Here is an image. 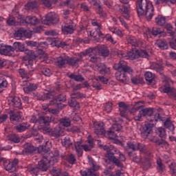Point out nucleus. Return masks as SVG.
Masks as SVG:
<instances>
[{"label": "nucleus", "instance_id": "nucleus-22", "mask_svg": "<svg viewBox=\"0 0 176 176\" xmlns=\"http://www.w3.org/2000/svg\"><path fill=\"white\" fill-rule=\"evenodd\" d=\"M31 125L28 122H23L16 126L15 129L18 133H23V131H25V130H28Z\"/></svg>", "mask_w": 176, "mask_h": 176}, {"label": "nucleus", "instance_id": "nucleus-41", "mask_svg": "<svg viewBox=\"0 0 176 176\" xmlns=\"http://www.w3.org/2000/svg\"><path fill=\"white\" fill-rule=\"evenodd\" d=\"M157 46H158L160 49H162V50H166V49H168V45H167V43L166 42V41H163V40L157 41Z\"/></svg>", "mask_w": 176, "mask_h": 176}, {"label": "nucleus", "instance_id": "nucleus-43", "mask_svg": "<svg viewBox=\"0 0 176 176\" xmlns=\"http://www.w3.org/2000/svg\"><path fill=\"white\" fill-rule=\"evenodd\" d=\"M98 50H99V53L102 54V56L104 57H107V56H109V50H108V48H107V47L104 45L100 46L98 48Z\"/></svg>", "mask_w": 176, "mask_h": 176}, {"label": "nucleus", "instance_id": "nucleus-26", "mask_svg": "<svg viewBox=\"0 0 176 176\" xmlns=\"http://www.w3.org/2000/svg\"><path fill=\"white\" fill-rule=\"evenodd\" d=\"M118 107L120 112L121 116H124L126 113V111L129 109V105L127 104L124 103V102H120L118 103Z\"/></svg>", "mask_w": 176, "mask_h": 176}, {"label": "nucleus", "instance_id": "nucleus-23", "mask_svg": "<svg viewBox=\"0 0 176 176\" xmlns=\"http://www.w3.org/2000/svg\"><path fill=\"white\" fill-rule=\"evenodd\" d=\"M97 67H98V71L101 75H105V74H109L110 72L109 67H107L103 63L98 64Z\"/></svg>", "mask_w": 176, "mask_h": 176}, {"label": "nucleus", "instance_id": "nucleus-12", "mask_svg": "<svg viewBox=\"0 0 176 176\" xmlns=\"http://www.w3.org/2000/svg\"><path fill=\"white\" fill-rule=\"evenodd\" d=\"M21 86H27L23 87V91L26 94L31 93V91H34V90L38 89V85L30 83L27 80L22 81Z\"/></svg>", "mask_w": 176, "mask_h": 176}, {"label": "nucleus", "instance_id": "nucleus-50", "mask_svg": "<svg viewBox=\"0 0 176 176\" xmlns=\"http://www.w3.org/2000/svg\"><path fill=\"white\" fill-rule=\"evenodd\" d=\"M107 135L109 140H116V138H118V135L116 133V131L111 129L107 131Z\"/></svg>", "mask_w": 176, "mask_h": 176}, {"label": "nucleus", "instance_id": "nucleus-2", "mask_svg": "<svg viewBox=\"0 0 176 176\" xmlns=\"http://www.w3.org/2000/svg\"><path fill=\"white\" fill-rule=\"evenodd\" d=\"M157 120L163 121V117L160 116V113H157L154 116V119L148 118L145 122L144 126H143L141 135L144 138H148L150 134L153 133V129L155 127Z\"/></svg>", "mask_w": 176, "mask_h": 176}, {"label": "nucleus", "instance_id": "nucleus-61", "mask_svg": "<svg viewBox=\"0 0 176 176\" xmlns=\"http://www.w3.org/2000/svg\"><path fill=\"white\" fill-rule=\"evenodd\" d=\"M19 74L22 79H28L30 78L24 69H20L19 70Z\"/></svg>", "mask_w": 176, "mask_h": 176}, {"label": "nucleus", "instance_id": "nucleus-42", "mask_svg": "<svg viewBox=\"0 0 176 176\" xmlns=\"http://www.w3.org/2000/svg\"><path fill=\"white\" fill-rule=\"evenodd\" d=\"M60 123L63 127H69V126H71V119L65 117L60 120Z\"/></svg>", "mask_w": 176, "mask_h": 176}, {"label": "nucleus", "instance_id": "nucleus-3", "mask_svg": "<svg viewBox=\"0 0 176 176\" xmlns=\"http://www.w3.org/2000/svg\"><path fill=\"white\" fill-rule=\"evenodd\" d=\"M171 85H173V80L168 78L165 81L164 85L160 87L159 90L161 93H166L170 98H175L176 89L171 86Z\"/></svg>", "mask_w": 176, "mask_h": 176}, {"label": "nucleus", "instance_id": "nucleus-10", "mask_svg": "<svg viewBox=\"0 0 176 176\" xmlns=\"http://www.w3.org/2000/svg\"><path fill=\"white\" fill-rule=\"evenodd\" d=\"M8 113L10 115V120L13 124H17L23 117V113L21 111L14 112L13 110H11Z\"/></svg>", "mask_w": 176, "mask_h": 176}, {"label": "nucleus", "instance_id": "nucleus-21", "mask_svg": "<svg viewBox=\"0 0 176 176\" xmlns=\"http://www.w3.org/2000/svg\"><path fill=\"white\" fill-rule=\"evenodd\" d=\"M144 78L148 85H152L155 83V79H156V75L151 72H146L144 74Z\"/></svg>", "mask_w": 176, "mask_h": 176}, {"label": "nucleus", "instance_id": "nucleus-60", "mask_svg": "<svg viewBox=\"0 0 176 176\" xmlns=\"http://www.w3.org/2000/svg\"><path fill=\"white\" fill-rule=\"evenodd\" d=\"M67 162H69L70 164H75L76 163V157H75V155L69 154L67 157Z\"/></svg>", "mask_w": 176, "mask_h": 176}, {"label": "nucleus", "instance_id": "nucleus-63", "mask_svg": "<svg viewBox=\"0 0 176 176\" xmlns=\"http://www.w3.org/2000/svg\"><path fill=\"white\" fill-rule=\"evenodd\" d=\"M41 72L45 76H50L52 75V71L47 67H43Z\"/></svg>", "mask_w": 176, "mask_h": 176}, {"label": "nucleus", "instance_id": "nucleus-15", "mask_svg": "<svg viewBox=\"0 0 176 176\" xmlns=\"http://www.w3.org/2000/svg\"><path fill=\"white\" fill-rule=\"evenodd\" d=\"M22 24H31V25H36L39 24V19L36 16H28L22 20Z\"/></svg>", "mask_w": 176, "mask_h": 176}, {"label": "nucleus", "instance_id": "nucleus-55", "mask_svg": "<svg viewBox=\"0 0 176 176\" xmlns=\"http://www.w3.org/2000/svg\"><path fill=\"white\" fill-rule=\"evenodd\" d=\"M122 129V126L120 124H114L110 128V130L119 133V131H120Z\"/></svg>", "mask_w": 176, "mask_h": 176}, {"label": "nucleus", "instance_id": "nucleus-11", "mask_svg": "<svg viewBox=\"0 0 176 176\" xmlns=\"http://www.w3.org/2000/svg\"><path fill=\"white\" fill-rule=\"evenodd\" d=\"M59 19L58 15L56 14L55 12H49L45 16V21L44 22V24H57L58 23Z\"/></svg>", "mask_w": 176, "mask_h": 176}, {"label": "nucleus", "instance_id": "nucleus-35", "mask_svg": "<svg viewBox=\"0 0 176 176\" xmlns=\"http://www.w3.org/2000/svg\"><path fill=\"white\" fill-rule=\"evenodd\" d=\"M155 23L157 24V25H160L161 27H163V25H166V18L163 16L162 15H158L155 18Z\"/></svg>", "mask_w": 176, "mask_h": 176}, {"label": "nucleus", "instance_id": "nucleus-40", "mask_svg": "<svg viewBox=\"0 0 176 176\" xmlns=\"http://www.w3.org/2000/svg\"><path fill=\"white\" fill-rule=\"evenodd\" d=\"M28 171H30V173L31 174H34V175H38V174H39L41 173V171H42V170L41 169V168L38 166H29L28 167Z\"/></svg>", "mask_w": 176, "mask_h": 176}, {"label": "nucleus", "instance_id": "nucleus-57", "mask_svg": "<svg viewBox=\"0 0 176 176\" xmlns=\"http://www.w3.org/2000/svg\"><path fill=\"white\" fill-rule=\"evenodd\" d=\"M96 13L100 16V17H105L107 14L104 12V10L102 9V6L100 5L98 6V9L96 10Z\"/></svg>", "mask_w": 176, "mask_h": 176}, {"label": "nucleus", "instance_id": "nucleus-64", "mask_svg": "<svg viewBox=\"0 0 176 176\" xmlns=\"http://www.w3.org/2000/svg\"><path fill=\"white\" fill-rule=\"evenodd\" d=\"M47 42L45 41V42H41L40 43H38V46L37 48L38 49H41L42 50H46V49H47Z\"/></svg>", "mask_w": 176, "mask_h": 176}, {"label": "nucleus", "instance_id": "nucleus-8", "mask_svg": "<svg viewBox=\"0 0 176 176\" xmlns=\"http://www.w3.org/2000/svg\"><path fill=\"white\" fill-rule=\"evenodd\" d=\"M75 28H76V24H75L72 20L67 21L65 23V25L62 26V32H63L65 35H68V34H74Z\"/></svg>", "mask_w": 176, "mask_h": 176}, {"label": "nucleus", "instance_id": "nucleus-51", "mask_svg": "<svg viewBox=\"0 0 176 176\" xmlns=\"http://www.w3.org/2000/svg\"><path fill=\"white\" fill-rule=\"evenodd\" d=\"M69 78H70V79L76 80V82H83L85 80V78H83V77L80 75L71 74Z\"/></svg>", "mask_w": 176, "mask_h": 176}, {"label": "nucleus", "instance_id": "nucleus-29", "mask_svg": "<svg viewBox=\"0 0 176 176\" xmlns=\"http://www.w3.org/2000/svg\"><path fill=\"white\" fill-rule=\"evenodd\" d=\"M10 52H13L12 46L5 45V46H1L0 47V54H3L4 56H6V55L9 54Z\"/></svg>", "mask_w": 176, "mask_h": 176}, {"label": "nucleus", "instance_id": "nucleus-24", "mask_svg": "<svg viewBox=\"0 0 176 176\" xmlns=\"http://www.w3.org/2000/svg\"><path fill=\"white\" fill-rule=\"evenodd\" d=\"M82 58H83V57H80V58L67 57V64H69V65H72V67H78L79 63L82 61Z\"/></svg>", "mask_w": 176, "mask_h": 176}, {"label": "nucleus", "instance_id": "nucleus-59", "mask_svg": "<svg viewBox=\"0 0 176 176\" xmlns=\"http://www.w3.org/2000/svg\"><path fill=\"white\" fill-rule=\"evenodd\" d=\"M139 57H142L143 58H148L149 57V54L145 50H138Z\"/></svg>", "mask_w": 176, "mask_h": 176}, {"label": "nucleus", "instance_id": "nucleus-6", "mask_svg": "<svg viewBox=\"0 0 176 176\" xmlns=\"http://www.w3.org/2000/svg\"><path fill=\"white\" fill-rule=\"evenodd\" d=\"M51 122H54V117L38 116V118H36V116H33L30 119V123H39V124L45 126L49 124Z\"/></svg>", "mask_w": 176, "mask_h": 176}, {"label": "nucleus", "instance_id": "nucleus-4", "mask_svg": "<svg viewBox=\"0 0 176 176\" xmlns=\"http://www.w3.org/2000/svg\"><path fill=\"white\" fill-rule=\"evenodd\" d=\"M79 57H86L88 56V60L90 63H98L100 58L96 52L94 48H89L85 51L78 54Z\"/></svg>", "mask_w": 176, "mask_h": 176}, {"label": "nucleus", "instance_id": "nucleus-34", "mask_svg": "<svg viewBox=\"0 0 176 176\" xmlns=\"http://www.w3.org/2000/svg\"><path fill=\"white\" fill-rule=\"evenodd\" d=\"M103 151H105L106 153H104V157H107L108 160L110 162H112L113 159L116 158L115 153L112 152L111 149H103Z\"/></svg>", "mask_w": 176, "mask_h": 176}, {"label": "nucleus", "instance_id": "nucleus-16", "mask_svg": "<svg viewBox=\"0 0 176 176\" xmlns=\"http://www.w3.org/2000/svg\"><path fill=\"white\" fill-rule=\"evenodd\" d=\"M151 69L156 71L160 75H164V67L162 63H153L150 65Z\"/></svg>", "mask_w": 176, "mask_h": 176}, {"label": "nucleus", "instance_id": "nucleus-7", "mask_svg": "<svg viewBox=\"0 0 176 176\" xmlns=\"http://www.w3.org/2000/svg\"><path fill=\"white\" fill-rule=\"evenodd\" d=\"M53 157V153H50L49 155L44 156L43 159L38 162V167H40L41 171H47V169L50 167V162H52Z\"/></svg>", "mask_w": 176, "mask_h": 176}, {"label": "nucleus", "instance_id": "nucleus-44", "mask_svg": "<svg viewBox=\"0 0 176 176\" xmlns=\"http://www.w3.org/2000/svg\"><path fill=\"white\" fill-rule=\"evenodd\" d=\"M165 28L168 32V34L170 35V36H174L175 35V32H174V28L171 23H166L165 25Z\"/></svg>", "mask_w": 176, "mask_h": 176}, {"label": "nucleus", "instance_id": "nucleus-53", "mask_svg": "<svg viewBox=\"0 0 176 176\" xmlns=\"http://www.w3.org/2000/svg\"><path fill=\"white\" fill-rule=\"evenodd\" d=\"M169 168L171 176H176V164L175 162H171L169 164Z\"/></svg>", "mask_w": 176, "mask_h": 176}, {"label": "nucleus", "instance_id": "nucleus-32", "mask_svg": "<svg viewBox=\"0 0 176 176\" xmlns=\"http://www.w3.org/2000/svg\"><path fill=\"white\" fill-rule=\"evenodd\" d=\"M74 146L77 153H78V157H82V155H83V145H82V143L80 142H76L74 143Z\"/></svg>", "mask_w": 176, "mask_h": 176}, {"label": "nucleus", "instance_id": "nucleus-28", "mask_svg": "<svg viewBox=\"0 0 176 176\" xmlns=\"http://www.w3.org/2000/svg\"><path fill=\"white\" fill-rule=\"evenodd\" d=\"M127 56L129 57V60H135V58H140L138 50L133 49L131 51L127 53Z\"/></svg>", "mask_w": 176, "mask_h": 176}, {"label": "nucleus", "instance_id": "nucleus-46", "mask_svg": "<svg viewBox=\"0 0 176 176\" xmlns=\"http://www.w3.org/2000/svg\"><path fill=\"white\" fill-rule=\"evenodd\" d=\"M102 149H109L114 152L116 155H120V151L118 148L114 147L113 145H105L102 146Z\"/></svg>", "mask_w": 176, "mask_h": 176}, {"label": "nucleus", "instance_id": "nucleus-38", "mask_svg": "<svg viewBox=\"0 0 176 176\" xmlns=\"http://www.w3.org/2000/svg\"><path fill=\"white\" fill-rule=\"evenodd\" d=\"M126 41L128 43H130L132 46H134V47H138V42H137V39L134 36H126Z\"/></svg>", "mask_w": 176, "mask_h": 176}, {"label": "nucleus", "instance_id": "nucleus-1", "mask_svg": "<svg viewBox=\"0 0 176 176\" xmlns=\"http://www.w3.org/2000/svg\"><path fill=\"white\" fill-rule=\"evenodd\" d=\"M136 9L139 17L146 16L147 20H152V17L155 14L153 5H152V3L148 2L147 0H138Z\"/></svg>", "mask_w": 176, "mask_h": 176}, {"label": "nucleus", "instance_id": "nucleus-14", "mask_svg": "<svg viewBox=\"0 0 176 176\" xmlns=\"http://www.w3.org/2000/svg\"><path fill=\"white\" fill-rule=\"evenodd\" d=\"M50 135H52V137H56V138H58V137L64 135V129L61 128V126L58 124L54 129L51 130Z\"/></svg>", "mask_w": 176, "mask_h": 176}, {"label": "nucleus", "instance_id": "nucleus-13", "mask_svg": "<svg viewBox=\"0 0 176 176\" xmlns=\"http://www.w3.org/2000/svg\"><path fill=\"white\" fill-rule=\"evenodd\" d=\"M9 102L10 105L14 107V108H18L19 109H23V106L21 103V100L17 96L10 97L9 99Z\"/></svg>", "mask_w": 176, "mask_h": 176}, {"label": "nucleus", "instance_id": "nucleus-45", "mask_svg": "<svg viewBox=\"0 0 176 176\" xmlns=\"http://www.w3.org/2000/svg\"><path fill=\"white\" fill-rule=\"evenodd\" d=\"M62 145H63V146H65V148H69V146H72V141L71 140V138H69V137L65 138L62 140Z\"/></svg>", "mask_w": 176, "mask_h": 176}, {"label": "nucleus", "instance_id": "nucleus-52", "mask_svg": "<svg viewBox=\"0 0 176 176\" xmlns=\"http://www.w3.org/2000/svg\"><path fill=\"white\" fill-rule=\"evenodd\" d=\"M9 141H12V142H15L16 144L20 142V139L19 136L15 134H11L8 136Z\"/></svg>", "mask_w": 176, "mask_h": 176}, {"label": "nucleus", "instance_id": "nucleus-49", "mask_svg": "<svg viewBox=\"0 0 176 176\" xmlns=\"http://www.w3.org/2000/svg\"><path fill=\"white\" fill-rule=\"evenodd\" d=\"M164 127L166 129H168L170 131H174V129H175L174 127V124H173V122L170 121V120H167L166 121L164 122Z\"/></svg>", "mask_w": 176, "mask_h": 176}, {"label": "nucleus", "instance_id": "nucleus-62", "mask_svg": "<svg viewBox=\"0 0 176 176\" xmlns=\"http://www.w3.org/2000/svg\"><path fill=\"white\" fill-rule=\"evenodd\" d=\"M136 151H140L141 153H145V145L143 144H136Z\"/></svg>", "mask_w": 176, "mask_h": 176}, {"label": "nucleus", "instance_id": "nucleus-20", "mask_svg": "<svg viewBox=\"0 0 176 176\" xmlns=\"http://www.w3.org/2000/svg\"><path fill=\"white\" fill-rule=\"evenodd\" d=\"M36 151V147L32 146V144L25 145L24 149L21 151L22 155H31Z\"/></svg>", "mask_w": 176, "mask_h": 176}, {"label": "nucleus", "instance_id": "nucleus-36", "mask_svg": "<svg viewBox=\"0 0 176 176\" xmlns=\"http://www.w3.org/2000/svg\"><path fill=\"white\" fill-rule=\"evenodd\" d=\"M25 7L28 10H34V9L38 8V3L35 1H28Z\"/></svg>", "mask_w": 176, "mask_h": 176}, {"label": "nucleus", "instance_id": "nucleus-30", "mask_svg": "<svg viewBox=\"0 0 176 176\" xmlns=\"http://www.w3.org/2000/svg\"><path fill=\"white\" fill-rule=\"evenodd\" d=\"M129 8H130L129 5L124 6L122 8H119L118 12H120V13H122V14H123L125 19H129V17H130V15L129 14Z\"/></svg>", "mask_w": 176, "mask_h": 176}, {"label": "nucleus", "instance_id": "nucleus-37", "mask_svg": "<svg viewBox=\"0 0 176 176\" xmlns=\"http://www.w3.org/2000/svg\"><path fill=\"white\" fill-rule=\"evenodd\" d=\"M155 133L157 135L160 137V138L166 139V138L167 137V134L166 133V129H164V128H157L155 130Z\"/></svg>", "mask_w": 176, "mask_h": 176}, {"label": "nucleus", "instance_id": "nucleus-19", "mask_svg": "<svg viewBox=\"0 0 176 176\" xmlns=\"http://www.w3.org/2000/svg\"><path fill=\"white\" fill-rule=\"evenodd\" d=\"M135 111H140L142 113V116H148L149 118L153 115V110L151 108L142 109V106L135 107Z\"/></svg>", "mask_w": 176, "mask_h": 176}, {"label": "nucleus", "instance_id": "nucleus-48", "mask_svg": "<svg viewBox=\"0 0 176 176\" xmlns=\"http://www.w3.org/2000/svg\"><path fill=\"white\" fill-rule=\"evenodd\" d=\"M131 80L133 85H139L144 82V79L138 76L131 77Z\"/></svg>", "mask_w": 176, "mask_h": 176}, {"label": "nucleus", "instance_id": "nucleus-47", "mask_svg": "<svg viewBox=\"0 0 176 176\" xmlns=\"http://www.w3.org/2000/svg\"><path fill=\"white\" fill-rule=\"evenodd\" d=\"M8 85V80L4 77H0V89H6ZM2 90H0V93H2Z\"/></svg>", "mask_w": 176, "mask_h": 176}, {"label": "nucleus", "instance_id": "nucleus-31", "mask_svg": "<svg viewBox=\"0 0 176 176\" xmlns=\"http://www.w3.org/2000/svg\"><path fill=\"white\" fill-rule=\"evenodd\" d=\"M157 170L158 173H164V171H166V166L163 164L162 158L160 157L157 159Z\"/></svg>", "mask_w": 176, "mask_h": 176}, {"label": "nucleus", "instance_id": "nucleus-54", "mask_svg": "<svg viewBox=\"0 0 176 176\" xmlns=\"http://www.w3.org/2000/svg\"><path fill=\"white\" fill-rule=\"evenodd\" d=\"M117 80L124 82L127 80V76L123 72H120L119 76H117Z\"/></svg>", "mask_w": 176, "mask_h": 176}, {"label": "nucleus", "instance_id": "nucleus-17", "mask_svg": "<svg viewBox=\"0 0 176 176\" xmlns=\"http://www.w3.org/2000/svg\"><path fill=\"white\" fill-rule=\"evenodd\" d=\"M66 64H68V57L64 58L63 56H58L55 58V65L58 67V68L65 67Z\"/></svg>", "mask_w": 176, "mask_h": 176}, {"label": "nucleus", "instance_id": "nucleus-33", "mask_svg": "<svg viewBox=\"0 0 176 176\" xmlns=\"http://www.w3.org/2000/svg\"><path fill=\"white\" fill-rule=\"evenodd\" d=\"M80 174L82 176H99L97 173H95L91 168H87L85 170H81Z\"/></svg>", "mask_w": 176, "mask_h": 176}, {"label": "nucleus", "instance_id": "nucleus-18", "mask_svg": "<svg viewBox=\"0 0 176 176\" xmlns=\"http://www.w3.org/2000/svg\"><path fill=\"white\" fill-rule=\"evenodd\" d=\"M94 125L95 127V134H97L98 135H102V134H105L103 122H94Z\"/></svg>", "mask_w": 176, "mask_h": 176}, {"label": "nucleus", "instance_id": "nucleus-58", "mask_svg": "<svg viewBox=\"0 0 176 176\" xmlns=\"http://www.w3.org/2000/svg\"><path fill=\"white\" fill-rule=\"evenodd\" d=\"M71 97L72 98H73L74 100H75V98L79 99V98H83V97H85V95H83V94H81L80 92H73L71 94Z\"/></svg>", "mask_w": 176, "mask_h": 176}, {"label": "nucleus", "instance_id": "nucleus-9", "mask_svg": "<svg viewBox=\"0 0 176 176\" xmlns=\"http://www.w3.org/2000/svg\"><path fill=\"white\" fill-rule=\"evenodd\" d=\"M3 164L6 171H9V173H14L16 170L17 165L19 164V160L14 159L12 162L6 161L3 162Z\"/></svg>", "mask_w": 176, "mask_h": 176}, {"label": "nucleus", "instance_id": "nucleus-25", "mask_svg": "<svg viewBox=\"0 0 176 176\" xmlns=\"http://www.w3.org/2000/svg\"><path fill=\"white\" fill-rule=\"evenodd\" d=\"M12 49V52H14V50L16 52H24V50H25V47L20 42H15L14 43Z\"/></svg>", "mask_w": 176, "mask_h": 176}, {"label": "nucleus", "instance_id": "nucleus-39", "mask_svg": "<svg viewBox=\"0 0 176 176\" xmlns=\"http://www.w3.org/2000/svg\"><path fill=\"white\" fill-rule=\"evenodd\" d=\"M27 34V30L24 29H19L15 32L14 36L16 39H21Z\"/></svg>", "mask_w": 176, "mask_h": 176}, {"label": "nucleus", "instance_id": "nucleus-5", "mask_svg": "<svg viewBox=\"0 0 176 176\" xmlns=\"http://www.w3.org/2000/svg\"><path fill=\"white\" fill-rule=\"evenodd\" d=\"M114 69L122 74H133V69L130 66H127V64L124 60H120L119 63H116L113 65Z\"/></svg>", "mask_w": 176, "mask_h": 176}, {"label": "nucleus", "instance_id": "nucleus-27", "mask_svg": "<svg viewBox=\"0 0 176 176\" xmlns=\"http://www.w3.org/2000/svg\"><path fill=\"white\" fill-rule=\"evenodd\" d=\"M87 141H88L89 145L87 144L82 145V149H84L85 152H89L91 151L93 148H94V140L88 139Z\"/></svg>", "mask_w": 176, "mask_h": 176}, {"label": "nucleus", "instance_id": "nucleus-56", "mask_svg": "<svg viewBox=\"0 0 176 176\" xmlns=\"http://www.w3.org/2000/svg\"><path fill=\"white\" fill-rule=\"evenodd\" d=\"M43 100H49L50 98H53L54 97V91H49L46 94H43Z\"/></svg>", "mask_w": 176, "mask_h": 176}]
</instances>
